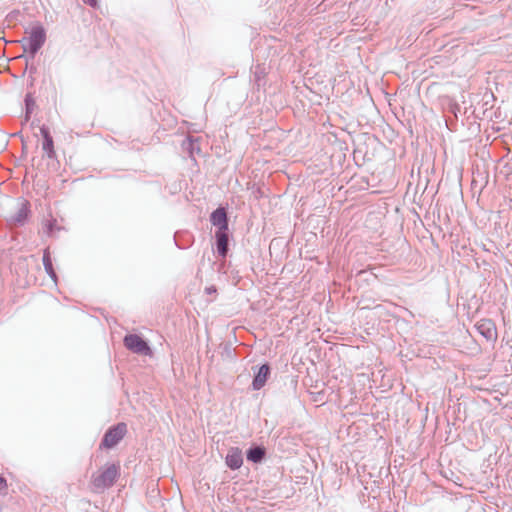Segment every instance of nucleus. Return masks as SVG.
<instances>
[{
  "mask_svg": "<svg viewBox=\"0 0 512 512\" xmlns=\"http://www.w3.org/2000/svg\"><path fill=\"white\" fill-rule=\"evenodd\" d=\"M26 33L27 36L24 37L20 42L22 43L24 52L29 53L32 57H34L38 50L45 43L46 33L41 25H34Z\"/></svg>",
  "mask_w": 512,
  "mask_h": 512,
  "instance_id": "f257e3e1",
  "label": "nucleus"
},
{
  "mask_svg": "<svg viewBox=\"0 0 512 512\" xmlns=\"http://www.w3.org/2000/svg\"><path fill=\"white\" fill-rule=\"evenodd\" d=\"M119 465L110 464L93 476L92 484L97 489L110 487L119 475Z\"/></svg>",
  "mask_w": 512,
  "mask_h": 512,
  "instance_id": "f03ea898",
  "label": "nucleus"
},
{
  "mask_svg": "<svg viewBox=\"0 0 512 512\" xmlns=\"http://www.w3.org/2000/svg\"><path fill=\"white\" fill-rule=\"evenodd\" d=\"M124 345L127 349L137 354L150 355L151 349L148 344L138 335L129 334L124 338Z\"/></svg>",
  "mask_w": 512,
  "mask_h": 512,
  "instance_id": "7ed1b4c3",
  "label": "nucleus"
},
{
  "mask_svg": "<svg viewBox=\"0 0 512 512\" xmlns=\"http://www.w3.org/2000/svg\"><path fill=\"white\" fill-rule=\"evenodd\" d=\"M126 432V425L119 423L105 433L102 445L106 448L114 447L125 436Z\"/></svg>",
  "mask_w": 512,
  "mask_h": 512,
  "instance_id": "20e7f679",
  "label": "nucleus"
},
{
  "mask_svg": "<svg viewBox=\"0 0 512 512\" xmlns=\"http://www.w3.org/2000/svg\"><path fill=\"white\" fill-rule=\"evenodd\" d=\"M476 328L478 332L484 336L488 341H496L497 339V328L494 322L490 319H481Z\"/></svg>",
  "mask_w": 512,
  "mask_h": 512,
  "instance_id": "39448f33",
  "label": "nucleus"
},
{
  "mask_svg": "<svg viewBox=\"0 0 512 512\" xmlns=\"http://www.w3.org/2000/svg\"><path fill=\"white\" fill-rule=\"evenodd\" d=\"M226 464L229 468L239 469L243 464L242 452L239 448H231L226 456Z\"/></svg>",
  "mask_w": 512,
  "mask_h": 512,
  "instance_id": "423d86ee",
  "label": "nucleus"
},
{
  "mask_svg": "<svg viewBox=\"0 0 512 512\" xmlns=\"http://www.w3.org/2000/svg\"><path fill=\"white\" fill-rule=\"evenodd\" d=\"M269 374H270L269 366L267 364H263L259 368L257 375L253 379V382H252L253 389L254 390L261 389L265 385Z\"/></svg>",
  "mask_w": 512,
  "mask_h": 512,
  "instance_id": "0eeeda50",
  "label": "nucleus"
},
{
  "mask_svg": "<svg viewBox=\"0 0 512 512\" xmlns=\"http://www.w3.org/2000/svg\"><path fill=\"white\" fill-rule=\"evenodd\" d=\"M211 222L213 225L218 226L219 229L228 230L227 215L223 208H218L212 213Z\"/></svg>",
  "mask_w": 512,
  "mask_h": 512,
  "instance_id": "6e6552de",
  "label": "nucleus"
},
{
  "mask_svg": "<svg viewBox=\"0 0 512 512\" xmlns=\"http://www.w3.org/2000/svg\"><path fill=\"white\" fill-rule=\"evenodd\" d=\"M217 240V250L218 253L225 257L228 252V234L224 229H218L215 234Z\"/></svg>",
  "mask_w": 512,
  "mask_h": 512,
  "instance_id": "1a4fd4ad",
  "label": "nucleus"
},
{
  "mask_svg": "<svg viewBox=\"0 0 512 512\" xmlns=\"http://www.w3.org/2000/svg\"><path fill=\"white\" fill-rule=\"evenodd\" d=\"M41 132H42L43 137H44L43 150H45L47 152L49 157H52L53 154H54L53 139L49 135V132L45 128H42Z\"/></svg>",
  "mask_w": 512,
  "mask_h": 512,
  "instance_id": "9d476101",
  "label": "nucleus"
},
{
  "mask_svg": "<svg viewBox=\"0 0 512 512\" xmlns=\"http://www.w3.org/2000/svg\"><path fill=\"white\" fill-rule=\"evenodd\" d=\"M265 455V450L261 447L250 449L247 453V459L252 462H260Z\"/></svg>",
  "mask_w": 512,
  "mask_h": 512,
  "instance_id": "9b49d317",
  "label": "nucleus"
},
{
  "mask_svg": "<svg viewBox=\"0 0 512 512\" xmlns=\"http://www.w3.org/2000/svg\"><path fill=\"white\" fill-rule=\"evenodd\" d=\"M43 264H44L46 272L49 275H51L52 277H55V272L53 270V265H52V261L50 258V254L47 251H45V253L43 255Z\"/></svg>",
  "mask_w": 512,
  "mask_h": 512,
  "instance_id": "f8f14e48",
  "label": "nucleus"
},
{
  "mask_svg": "<svg viewBox=\"0 0 512 512\" xmlns=\"http://www.w3.org/2000/svg\"><path fill=\"white\" fill-rule=\"evenodd\" d=\"M7 481L4 477L0 476V492L5 491L7 489Z\"/></svg>",
  "mask_w": 512,
  "mask_h": 512,
  "instance_id": "ddd939ff",
  "label": "nucleus"
},
{
  "mask_svg": "<svg viewBox=\"0 0 512 512\" xmlns=\"http://www.w3.org/2000/svg\"><path fill=\"white\" fill-rule=\"evenodd\" d=\"M83 2L92 7H95L97 5V0H83Z\"/></svg>",
  "mask_w": 512,
  "mask_h": 512,
  "instance_id": "4468645a",
  "label": "nucleus"
},
{
  "mask_svg": "<svg viewBox=\"0 0 512 512\" xmlns=\"http://www.w3.org/2000/svg\"><path fill=\"white\" fill-rule=\"evenodd\" d=\"M52 226H53V223H50V225H49V231H51V230H52Z\"/></svg>",
  "mask_w": 512,
  "mask_h": 512,
  "instance_id": "2eb2a0df",
  "label": "nucleus"
}]
</instances>
